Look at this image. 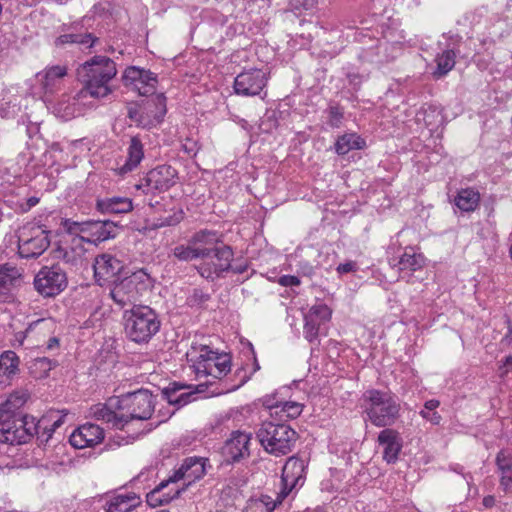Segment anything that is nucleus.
<instances>
[{
	"instance_id": "nucleus-44",
	"label": "nucleus",
	"mask_w": 512,
	"mask_h": 512,
	"mask_svg": "<svg viewBox=\"0 0 512 512\" xmlns=\"http://www.w3.org/2000/svg\"><path fill=\"white\" fill-rule=\"evenodd\" d=\"M280 503L278 497L274 500L268 495H262L258 499L250 500L246 512H273Z\"/></svg>"
},
{
	"instance_id": "nucleus-61",
	"label": "nucleus",
	"mask_w": 512,
	"mask_h": 512,
	"mask_svg": "<svg viewBox=\"0 0 512 512\" xmlns=\"http://www.w3.org/2000/svg\"><path fill=\"white\" fill-rule=\"evenodd\" d=\"M304 271H305L304 273H305L306 275H312V274H313V272H314V271H313V267H312V266H306V267L304 268Z\"/></svg>"
},
{
	"instance_id": "nucleus-16",
	"label": "nucleus",
	"mask_w": 512,
	"mask_h": 512,
	"mask_svg": "<svg viewBox=\"0 0 512 512\" xmlns=\"http://www.w3.org/2000/svg\"><path fill=\"white\" fill-rule=\"evenodd\" d=\"M123 268V263L110 254L97 256L93 264L94 276L100 286L112 284L115 279L120 278L119 274Z\"/></svg>"
},
{
	"instance_id": "nucleus-23",
	"label": "nucleus",
	"mask_w": 512,
	"mask_h": 512,
	"mask_svg": "<svg viewBox=\"0 0 512 512\" xmlns=\"http://www.w3.org/2000/svg\"><path fill=\"white\" fill-rule=\"evenodd\" d=\"M378 443L383 447V459L387 463H394L402 449L400 433L394 429L385 428L378 434Z\"/></svg>"
},
{
	"instance_id": "nucleus-13",
	"label": "nucleus",
	"mask_w": 512,
	"mask_h": 512,
	"mask_svg": "<svg viewBox=\"0 0 512 512\" xmlns=\"http://www.w3.org/2000/svg\"><path fill=\"white\" fill-rule=\"evenodd\" d=\"M266 73L261 69H249L238 74L234 80L235 93L241 96H256L267 84Z\"/></svg>"
},
{
	"instance_id": "nucleus-9",
	"label": "nucleus",
	"mask_w": 512,
	"mask_h": 512,
	"mask_svg": "<svg viewBox=\"0 0 512 512\" xmlns=\"http://www.w3.org/2000/svg\"><path fill=\"white\" fill-rule=\"evenodd\" d=\"M177 180V170L164 164L151 169L135 187L144 194H156L169 190L177 183Z\"/></svg>"
},
{
	"instance_id": "nucleus-4",
	"label": "nucleus",
	"mask_w": 512,
	"mask_h": 512,
	"mask_svg": "<svg viewBox=\"0 0 512 512\" xmlns=\"http://www.w3.org/2000/svg\"><path fill=\"white\" fill-rule=\"evenodd\" d=\"M256 436L266 452L274 456L290 453L298 435L289 425L265 421L256 432Z\"/></svg>"
},
{
	"instance_id": "nucleus-36",
	"label": "nucleus",
	"mask_w": 512,
	"mask_h": 512,
	"mask_svg": "<svg viewBox=\"0 0 512 512\" xmlns=\"http://www.w3.org/2000/svg\"><path fill=\"white\" fill-rule=\"evenodd\" d=\"M480 194L473 188L458 191L454 199L455 206L462 212H472L479 206Z\"/></svg>"
},
{
	"instance_id": "nucleus-22",
	"label": "nucleus",
	"mask_w": 512,
	"mask_h": 512,
	"mask_svg": "<svg viewBox=\"0 0 512 512\" xmlns=\"http://www.w3.org/2000/svg\"><path fill=\"white\" fill-rule=\"evenodd\" d=\"M67 75L66 66L54 65L46 67L36 74V79L45 94H53L60 89V86Z\"/></svg>"
},
{
	"instance_id": "nucleus-18",
	"label": "nucleus",
	"mask_w": 512,
	"mask_h": 512,
	"mask_svg": "<svg viewBox=\"0 0 512 512\" xmlns=\"http://www.w3.org/2000/svg\"><path fill=\"white\" fill-rule=\"evenodd\" d=\"M104 439V430L92 423H86L78 427L69 438L70 444L77 448L83 449L85 447L94 446L99 444Z\"/></svg>"
},
{
	"instance_id": "nucleus-49",
	"label": "nucleus",
	"mask_w": 512,
	"mask_h": 512,
	"mask_svg": "<svg viewBox=\"0 0 512 512\" xmlns=\"http://www.w3.org/2000/svg\"><path fill=\"white\" fill-rule=\"evenodd\" d=\"M327 123L333 127L338 128L341 123L344 116L343 109L340 108L338 105H330L327 110Z\"/></svg>"
},
{
	"instance_id": "nucleus-50",
	"label": "nucleus",
	"mask_w": 512,
	"mask_h": 512,
	"mask_svg": "<svg viewBox=\"0 0 512 512\" xmlns=\"http://www.w3.org/2000/svg\"><path fill=\"white\" fill-rule=\"evenodd\" d=\"M303 406L297 402H284L281 405V411L286 414V417L294 419L297 418L302 412Z\"/></svg>"
},
{
	"instance_id": "nucleus-56",
	"label": "nucleus",
	"mask_w": 512,
	"mask_h": 512,
	"mask_svg": "<svg viewBox=\"0 0 512 512\" xmlns=\"http://www.w3.org/2000/svg\"><path fill=\"white\" fill-rule=\"evenodd\" d=\"M510 369H512V355L505 357L503 365L500 366V376H506L509 373Z\"/></svg>"
},
{
	"instance_id": "nucleus-19",
	"label": "nucleus",
	"mask_w": 512,
	"mask_h": 512,
	"mask_svg": "<svg viewBox=\"0 0 512 512\" xmlns=\"http://www.w3.org/2000/svg\"><path fill=\"white\" fill-rule=\"evenodd\" d=\"M80 231L89 235L86 238L87 242L96 244L114 238L117 233V224L111 220L87 221L82 223Z\"/></svg>"
},
{
	"instance_id": "nucleus-48",
	"label": "nucleus",
	"mask_w": 512,
	"mask_h": 512,
	"mask_svg": "<svg viewBox=\"0 0 512 512\" xmlns=\"http://www.w3.org/2000/svg\"><path fill=\"white\" fill-rule=\"evenodd\" d=\"M128 117L140 127L151 128L152 122L145 117L143 107L139 109L137 106H130Z\"/></svg>"
},
{
	"instance_id": "nucleus-51",
	"label": "nucleus",
	"mask_w": 512,
	"mask_h": 512,
	"mask_svg": "<svg viewBox=\"0 0 512 512\" xmlns=\"http://www.w3.org/2000/svg\"><path fill=\"white\" fill-rule=\"evenodd\" d=\"M56 365V362L49 359V358H46V357H41V358H37L34 360L33 362V366L36 367V368H39L41 370V374L39 375V377H43V376H46L47 373Z\"/></svg>"
},
{
	"instance_id": "nucleus-54",
	"label": "nucleus",
	"mask_w": 512,
	"mask_h": 512,
	"mask_svg": "<svg viewBox=\"0 0 512 512\" xmlns=\"http://www.w3.org/2000/svg\"><path fill=\"white\" fill-rule=\"evenodd\" d=\"M357 269V265L354 261H348L345 263H341L337 267V272L339 274H346L350 272H355Z\"/></svg>"
},
{
	"instance_id": "nucleus-14",
	"label": "nucleus",
	"mask_w": 512,
	"mask_h": 512,
	"mask_svg": "<svg viewBox=\"0 0 512 512\" xmlns=\"http://www.w3.org/2000/svg\"><path fill=\"white\" fill-rule=\"evenodd\" d=\"M331 318V310L326 304L312 306L304 316V337L310 342L318 341L321 326Z\"/></svg>"
},
{
	"instance_id": "nucleus-55",
	"label": "nucleus",
	"mask_w": 512,
	"mask_h": 512,
	"mask_svg": "<svg viewBox=\"0 0 512 512\" xmlns=\"http://www.w3.org/2000/svg\"><path fill=\"white\" fill-rule=\"evenodd\" d=\"M316 0H291V4L295 9H311Z\"/></svg>"
},
{
	"instance_id": "nucleus-34",
	"label": "nucleus",
	"mask_w": 512,
	"mask_h": 512,
	"mask_svg": "<svg viewBox=\"0 0 512 512\" xmlns=\"http://www.w3.org/2000/svg\"><path fill=\"white\" fill-rule=\"evenodd\" d=\"M90 411L95 419L101 420L113 428L123 429L125 427V418H123L121 411L116 413L105 404L93 405Z\"/></svg>"
},
{
	"instance_id": "nucleus-11",
	"label": "nucleus",
	"mask_w": 512,
	"mask_h": 512,
	"mask_svg": "<svg viewBox=\"0 0 512 512\" xmlns=\"http://www.w3.org/2000/svg\"><path fill=\"white\" fill-rule=\"evenodd\" d=\"M35 289L45 297H53L67 286V276L59 265L44 266L34 278Z\"/></svg>"
},
{
	"instance_id": "nucleus-12",
	"label": "nucleus",
	"mask_w": 512,
	"mask_h": 512,
	"mask_svg": "<svg viewBox=\"0 0 512 512\" xmlns=\"http://www.w3.org/2000/svg\"><path fill=\"white\" fill-rule=\"evenodd\" d=\"M306 467L305 461L297 457H290L286 461L282 469V488L278 493L279 502H282L295 488L303 485Z\"/></svg>"
},
{
	"instance_id": "nucleus-58",
	"label": "nucleus",
	"mask_w": 512,
	"mask_h": 512,
	"mask_svg": "<svg viewBox=\"0 0 512 512\" xmlns=\"http://www.w3.org/2000/svg\"><path fill=\"white\" fill-rule=\"evenodd\" d=\"M495 505V498L492 495L485 496L483 498V506L485 508H492Z\"/></svg>"
},
{
	"instance_id": "nucleus-24",
	"label": "nucleus",
	"mask_w": 512,
	"mask_h": 512,
	"mask_svg": "<svg viewBox=\"0 0 512 512\" xmlns=\"http://www.w3.org/2000/svg\"><path fill=\"white\" fill-rule=\"evenodd\" d=\"M205 474V466L202 458H186L173 476L169 477L172 483L184 479L188 484L202 478Z\"/></svg>"
},
{
	"instance_id": "nucleus-35",
	"label": "nucleus",
	"mask_w": 512,
	"mask_h": 512,
	"mask_svg": "<svg viewBox=\"0 0 512 512\" xmlns=\"http://www.w3.org/2000/svg\"><path fill=\"white\" fill-rule=\"evenodd\" d=\"M366 142L356 133H345L339 136L335 142L334 148L338 155H346L352 150L365 148Z\"/></svg>"
},
{
	"instance_id": "nucleus-32",
	"label": "nucleus",
	"mask_w": 512,
	"mask_h": 512,
	"mask_svg": "<svg viewBox=\"0 0 512 512\" xmlns=\"http://www.w3.org/2000/svg\"><path fill=\"white\" fill-rule=\"evenodd\" d=\"M140 503V497L133 492L117 494L107 501L105 512H131Z\"/></svg>"
},
{
	"instance_id": "nucleus-45",
	"label": "nucleus",
	"mask_w": 512,
	"mask_h": 512,
	"mask_svg": "<svg viewBox=\"0 0 512 512\" xmlns=\"http://www.w3.org/2000/svg\"><path fill=\"white\" fill-rule=\"evenodd\" d=\"M440 402L436 399H430L425 402L424 408L419 412L422 418L429 421L433 425H438L442 419L441 415L436 412Z\"/></svg>"
},
{
	"instance_id": "nucleus-26",
	"label": "nucleus",
	"mask_w": 512,
	"mask_h": 512,
	"mask_svg": "<svg viewBox=\"0 0 512 512\" xmlns=\"http://www.w3.org/2000/svg\"><path fill=\"white\" fill-rule=\"evenodd\" d=\"M144 158V146L138 136H133L130 139L127 148V159L125 163L117 168L119 175H125L136 169Z\"/></svg>"
},
{
	"instance_id": "nucleus-46",
	"label": "nucleus",
	"mask_w": 512,
	"mask_h": 512,
	"mask_svg": "<svg viewBox=\"0 0 512 512\" xmlns=\"http://www.w3.org/2000/svg\"><path fill=\"white\" fill-rule=\"evenodd\" d=\"M143 77L139 81L138 93L142 96L153 94L156 89L157 77L149 70L142 69Z\"/></svg>"
},
{
	"instance_id": "nucleus-41",
	"label": "nucleus",
	"mask_w": 512,
	"mask_h": 512,
	"mask_svg": "<svg viewBox=\"0 0 512 512\" xmlns=\"http://www.w3.org/2000/svg\"><path fill=\"white\" fill-rule=\"evenodd\" d=\"M204 249H198L193 244L188 242V245H177L173 248L172 254L179 261H193L195 259H202L205 256Z\"/></svg>"
},
{
	"instance_id": "nucleus-3",
	"label": "nucleus",
	"mask_w": 512,
	"mask_h": 512,
	"mask_svg": "<svg viewBox=\"0 0 512 512\" xmlns=\"http://www.w3.org/2000/svg\"><path fill=\"white\" fill-rule=\"evenodd\" d=\"M126 337L137 344H147L160 330L156 312L146 305H133L123 315Z\"/></svg>"
},
{
	"instance_id": "nucleus-38",
	"label": "nucleus",
	"mask_w": 512,
	"mask_h": 512,
	"mask_svg": "<svg viewBox=\"0 0 512 512\" xmlns=\"http://www.w3.org/2000/svg\"><path fill=\"white\" fill-rule=\"evenodd\" d=\"M19 358L14 351H5L0 355V383H4L18 371Z\"/></svg>"
},
{
	"instance_id": "nucleus-53",
	"label": "nucleus",
	"mask_w": 512,
	"mask_h": 512,
	"mask_svg": "<svg viewBox=\"0 0 512 512\" xmlns=\"http://www.w3.org/2000/svg\"><path fill=\"white\" fill-rule=\"evenodd\" d=\"M437 113V115L439 116V113L437 111L436 108L432 107V106H428L427 108H423L422 110V114H423V121L425 122L426 126L427 127H431L434 125V123L432 122V114H435Z\"/></svg>"
},
{
	"instance_id": "nucleus-2",
	"label": "nucleus",
	"mask_w": 512,
	"mask_h": 512,
	"mask_svg": "<svg viewBox=\"0 0 512 512\" xmlns=\"http://www.w3.org/2000/svg\"><path fill=\"white\" fill-rule=\"evenodd\" d=\"M362 408L374 426L384 428L394 425L401 411L397 396L378 389H368L363 393Z\"/></svg>"
},
{
	"instance_id": "nucleus-60",
	"label": "nucleus",
	"mask_w": 512,
	"mask_h": 512,
	"mask_svg": "<svg viewBox=\"0 0 512 512\" xmlns=\"http://www.w3.org/2000/svg\"><path fill=\"white\" fill-rule=\"evenodd\" d=\"M39 202V199L36 197H31L28 199L29 207L35 206Z\"/></svg>"
},
{
	"instance_id": "nucleus-43",
	"label": "nucleus",
	"mask_w": 512,
	"mask_h": 512,
	"mask_svg": "<svg viewBox=\"0 0 512 512\" xmlns=\"http://www.w3.org/2000/svg\"><path fill=\"white\" fill-rule=\"evenodd\" d=\"M56 258L61 259L64 264L69 265L72 268H79L83 265L84 258L83 253L76 251L74 248H62L59 247L56 250Z\"/></svg>"
},
{
	"instance_id": "nucleus-37",
	"label": "nucleus",
	"mask_w": 512,
	"mask_h": 512,
	"mask_svg": "<svg viewBox=\"0 0 512 512\" xmlns=\"http://www.w3.org/2000/svg\"><path fill=\"white\" fill-rule=\"evenodd\" d=\"M170 483H172L171 480L167 479L158 484L147 494V503L151 506H159L169 503L172 499L177 497L180 493L179 489H176L173 493H163L164 488H166Z\"/></svg>"
},
{
	"instance_id": "nucleus-31",
	"label": "nucleus",
	"mask_w": 512,
	"mask_h": 512,
	"mask_svg": "<svg viewBox=\"0 0 512 512\" xmlns=\"http://www.w3.org/2000/svg\"><path fill=\"white\" fill-rule=\"evenodd\" d=\"M216 351L212 350L209 345L193 342L190 349L186 352L188 362H190L197 374H201L204 370L202 366H206V360L212 358V354Z\"/></svg>"
},
{
	"instance_id": "nucleus-57",
	"label": "nucleus",
	"mask_w": 512,
	"mask_h": 512,
	"mask_svg": "<svg viewBox=\"0 0 512 512\" xmlns=\"http://www.w3.org/2000/svg\"><path fill=\"white\" fill-rule=\"evenodd\" d=\"M247 268V264H236L234 266L231 264L230 270L236 274H242L247 270Z\"/></svg>"
},
{
	"instance_id": "nucleus-27",
	"label": "nucleus",
	"mask_w": 512,
	"mask_h": 512,
	"mask_svg": "<svg viewBox=\"0 0 512 512\" xmlns=\"http://www.w3.org/2000/svg\"><path fill=\"white\" fill-rule=\"evenodd\" d=\"M189 243L193 244L198 249H204L205 256H210L215 247H219L222 242L221 235L214 230L203 229L199 230L192 235Z\"/></svg>"
},
{
	"instance_id": "nucleus-40",
	"label": "nucleus",
	"mask_w": 512,
	"mask_h": 512,
	"mask_svg": "<svg viewBox=\"0 0 512 512\" xmlns=\"http://www.w3.org/2000/svg\"><path fill=\"white\" fill-rule=\"evenodd\" d=\"M348 85L352 91H358L364 81L369 78V73L353 64L343 68Z\"/></svg>"
},
{
	"instance_id": "nucleus-17",
	"label": "nucleus",
	"mask_w": 512,
	"mask_h": 512,
	"mask_svg": "<svg viewBox=\"0 0 512 512\" xmlns=\"http://www.w3.org/2000/svg\"><path fill=\"white\" fill-rule=\"evenodd\" d=\"M251 436L245 432L233 431L222 447V456L227 463L239 462L249 456Z\"/></svg>"
},
{
	"instance_id": "nucleus-10",
	"label": "nucleus",
	"mask_w": 512,
	"mask_h": 512,
	"mask_svg": "<svg viewBox=\"0 0 512 512\" xmlns=\"http://www.w3.org/2000/svg\"><path fill=\"white\" fill-rule=\"evenodd\" d=\"M35 431L34 417L24 415L11 420L0 421V442L10 445L27 443Z\"/></svg>"
},
{
	"instance_id": "nucleus-1",
	"label": "nucleus",
	"mask_w": 512,
	"mask_h": 512,
	"mask_svg": "<svg viewBox=\"0 0 512 512\" xmlns=\"http://www.w3.org/2000/svg\"><path fill=\"white\" fill-rule=\"evenodd\" d=\"M116 74V64L112 59L101 55L92 57L77 69V77L83 84L80 94L93 98L108 96L112 92L109 83Z\"/></svg>"
},
{
	"instance_id": "nucleus-52",
	"label": "nucleus",
	"mask_w": 512,
	"mask_h": 512,
	"mask_svg": "<svg viewBox=\"0 0 512 512\" xmlns=\"http://www.w3.org/2000/svg\"><path fill=\"white\" fill-rule=\"evenodd\" d=\"M279 285L283 287L299 286L301 284L300 279L294 275H283L278 278Z\"/></svg>"
},
{
	"instance_id": "nucleus-21",
	"label": "nucleus",
	"mask_w": 512,
	"mask_h": 512,
	"mask_svg": "<svg viewBox=\"0 0 512 512\" xmlns=\"http://www.w3.org/2000/svg\"><path fill=\"white\" fill-rule=\"evenodd\" d=\"M198 391L193 389L191 385H186L179 382L170 383L162 390L163 397L170 405L177 408L185 406L186 404L196 399Z\"/></svg>"
},
{
	"instance_id": "nucleus-8",
	"label": "nucleus",
	"mask_w": 512,
	"mask_h": 512,
	"mask_svg": "<svg viewBox=\"0 0 512 512\" xmlns=\"http://www.w3.org/2000/svg\"><path fill=\"white\" fill-rule=\"evenodd\" d=\"M50 245L49 231L39 226H25L18 237V253L22 258H37Z\"/></svg>"
},
{
	"instance_id": "nucleus-5",
	"label": "nucleus",
	"mask_w": 512,
	"mask_h": 512,
	"mask_svg": "<svg viewBox=\"0 0 512 512\" xmlns=\"http://www.w3.org/2000/svg\"><path fill=\"white\" fill-rule=\"evenodd\" d=\"M151 283L152 279L146 270L139 269L128 276L115 279L109 295L120 308L135 305L140 296L150 288Z\"/></svg>"
},
{
	"instance_id": "nucleus-47",
	"label": "nucleus",
	"mask_w": 512,
	"mask_h": 512,
	"mask_svg": "<svg viewBox=\"0 0 512 512\" xmlns=\"http://www.w3.org/2000/svg\"><path fill=\"white\" fill-rule=\"evenodd\" d=\"M143 75L142 69L131 66L125 69L122 75V81L125 86L131 87L133 90L138 92V86H140L139 81Z\"/></svg>"
},
{
	"instance_id": "nucleus-15",
	"label": "nucleus",
	"mask_w": 512,
	"mask_h": 512,
	"mask_svg": "<svg viewBox=\"0 0 512 512\" xmlns=\"http://www.w3.org/2000/svg\"><path fill=\"white\" fill-rule=\"evenodd\" d=\"M389 264L392 268L397 269L400 278L409 282L414 272L423 269L425 258L414 248L407 247L399 257L391 258Z\"/></svg>"
},
{
	"instance_id": "nucleus-59",
	"label": "nucleus",
	"mask_w": 512,
	"mask_h": 512,
	"mask_svg": "<svg viewBox=\"0 0 512 512\" xmlns=\"http://www.w3.org/2000/svg\"><path fill=\"white\" fill-rule=\"evenodd\" d=\"M58 344H59V340L56 337H52L48 340L47 348L52 349V348L58 346Z\"/></svg>"
},
{
	"instance_id": "nucleus-62",
	"label": "nucleus",
	"mask_w": 512,
	"mask_h": 512,
	"mask_svg": "<svg viewBox=\"0 0 512 512\" xmlns=\"http://www.w3.org/2000/svg\"><path fill=\"white\" fill-rule=\"evenodd\" d=\"M503 341H506L507 343H511V342H512V330L510 331V333H509V334H507V335L504 337Z\"/></svg>"
},
{
	"instance_id": "nucleus-39",
	"label": "nucleus",
	"mask_w": 512,
	"mask_h": 512,
	"mask_svg": "<svg viewBox=\"0 0 512 512\" xmlns=\"http://www.w3.org/2000/svg\"><path fill=\"white\" fill-rule=\"evenodd\" d=\"M456 54L453 50L448 49L438 54L435 61L437 63L436 70L433 72L435 78H441L448 74L455 66Z\"/></svg>"
},
{
	"instance_id": "nucleus-30",
	"label": "nucleus",
	"mask_w": 512,
	"mask_h": 512,
	"mask_svg": "<svg viewBox=\"0 0 512 512\" xmlns=\"http://www.w3.org/2000/svg\"><path fill=\"white\" fill-rule=\"evenodd\" d=\"M144 115L150 120L151 127L163 121L167 112L166 97L163 94H156L148 99L143 105Z\"/></svg>"
},
{
	"instance_id": "nucleus-25",
	"label": "nucleus",
	"mask_w": 512,
	"mask_h": 512,
	"mask_svg": "<svg viewBox=\"0 0 512 512\" xmlns=\"http://www.w3.org/2000/svg\"><path fill=\"white\" fill-rule=\"evenodd\" d=\"M21 270L11 263L0 264V300L11 298L10 291L21 281Z\"/></svg>"
},
{
	"instance_id": "nucleus-33",
	"label": "nucleus",
	"mask_w": 512,
	"mask_h": 512,
	"mask_svg": "<svg viewBox=\"0 0 512 512\" xmlns=\"http://www.w3.org/2000/svg\"><path fill=\"white\" fill-rule=\"evenodd\" d=\"M496 466L500 473V486L505 492L512 491V456L506 450H501L496 456Z\"/></svg>"
},
{
	"instance_id": "nucleus-7",
	"label": "nucleus",
	"mask_w": 512,
	"mask_h": 512,
	"mask_svg": "<svg viewBox=\"0 0 512 512\" xmlns=\"http://www.w3.org/2000/svg\"><path fill=\"white\" fill-rule=\"evenodd\" d=\"M233 258L232 248L221 243L219 247L212 250L210 256L202 257L201 263L196 268L203 278L213 281L230 270Z\"/></svg>"
},
{
	"instance_id": "nucleus-20",
	"label": "nucleus",
	"mask_w": 512,
	"mask_h": 512,
	"mask_svg": "<svg viewBox=\"0 0 512 512\" xmlns=\"http://www.w3.org/2000/svg\"><path fill=\"white\" fill-rule=\"evenodd\" d=\"M58 414L59 411H49L38 420L34 417L35 431H31V438L36 435L39 443L46 445L55 430L64 422V416Z\"/></svg>"
},
{
	"instance_id": "nucleus-6",
	"label": "nucleus",
	"mask_w": 512,
	"mask_h": 512,
	"mask_svg": "<svg viewBox=\"0 0 512 512\" xmlns=\"http://www.w3.org/2000/svg\"><path fill=\"white\" fill-rule=\"evenodd\" d=\"M115 405L125 418L126 425L132 420L150 419L155 410L156 396L147 389H139L119 396Z\"/></svg>"
},
{
	"instance_id": "nucleus-28",
	"label": "nucleus",
	"mask_w": 512,
	"mask_h": 512,
	"mask_svg": "<svg viewBox=\"0 0 512 512\" xmlns=\"http://www.w3.org/2000/svg\"><path fill=\"white\" fill-rule=\"evenodd\" d=\"M203 371L201 374L210 375L214 378H222L227 375L231 370V361L228 354L215 352L212 358L206 360V366H202Z\"/></svg>"
},
{
	"instance_id": "nucleus-29",
	"label": "nucleus",
	"mask_w": 512,
	"mask_h": 512,
	"mask_svg": "<svg viewBox=\"0 0 512 512\" xmlns=\"http://www.w3.org/2000/svg\"><path fill=\"white\" fill-rule=\"evenodd\" d=\"M96 208L103 214H125L133 210V203L127 197H109L98 199Z\"/></svg>"
},
{
	"instance_id": "nucleus-42",
	"label": "nucleus",
	"mask_w": 512,
	"mask_h": 512,
	"mask_svg": "<svg viewBox=\"0 0 512 512\" xmlns=\"http://www.w3.org/2000/svg\"><path fill=\"white\" fill-rule=\"evenodd\" d=\"M98 40L95 36H93L91 33H86L84 35L82 34H63L60 35L56 40L55 44L56 46H64L66 44H81V45H87L88 47H92L93 44Z\"/></svg>"
}]
</instances>
